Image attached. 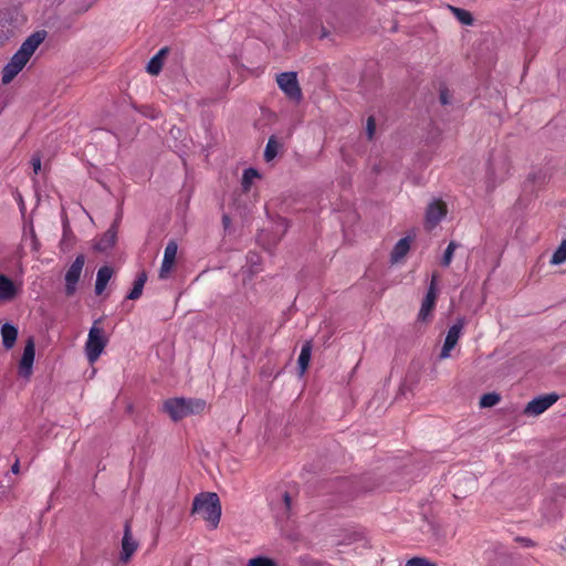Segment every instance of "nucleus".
<instances>
[{
	"label": "nucleus",
	"instance_id": "obj_25",
	"mask_svg": "<svg viewBox=\"0 0 566 566\" xmlns=\"http://www.w3.org/2000/svg\"><path fill=\"white\" fill-rule=\"evenodd\" d=\"M451 11L453 12V14L455 15V18L464 25H471L473 23V18H472V14L464 10V9H460V8H455V7H450Z\"/></svg>",
	"mask_w": 566,
	"mask_h": 566
},
{
	"label": "nucleus",
	"instance_id": "obj_24",
	"mask_svg": "<svg viewBox=\"0 0 566 566\" xmlns=\"http://www.w3.org/2000/svg\"><path fill=\"white\" fill-rule=\"evenodd\" d=\"M260 177L258 170L253 168H248L243 171L242 176V188L244 191H248L252 185V182Z\"/></svg>",
	"mask_w": 566,
	"mask_h": 566
},
{
	"label": "nucleus",
	"instance_id": "obj_29",
	"mask_svg": "<svg viewBox=\"0 0 566 566\" xmlns=\"http://www.w3.org/2000/svg\"><path fill=\"white\" fill-rule=\"evenodd\" d=\"M10 33L9 27H8V19L0 14V44L2 43L3 39L8 38Z\"/></svg>",
	"mask_w": 566,
	"mask_h": 566
},
{
	"label": "nucleus",
	"instance_id": "obj_28",
	"mask_svg": "<svg viewBox=\"0 0 566 566\" xmlns=\"http://www.w3.org/2000/svg\"><path fill=\"white\" fill-rule=\"evenodd\" d=\"M500 401V396L495 392L485 394L480 399L481 408H490Z\"/></svg>",
	"mask_w": 566,
	"mask_h": 566
},
{
	"label": "nucleus",
	"instance_id": "obj_33",
	"mask_svg": "<svg viewBox=\"0 0 566 566\" xmlns=\"http://www.w3.org/2000/svg\"><path fill=\"white\" fill-rule=\"evenodd\" d=\"M31 164H32L34 174H38L41 170V158L40 157H33L31 159Z\"/></svg>",
	"mask_w": 566,
	"mask_h": 566
},
{
	"label": "nucleus",
	"instance_id": "obj_15",
	"mask_svg": "<svg viewBox=\"0 0 566 566\" xmlns=\"http://www.w3.org/2000/svg\"><path fill=\"white\" fill-rule=\"evenodd\" d=\"M35 356V347H34V340L32 337H30L27 340V344L23 349V354L19 364V374L24 377L29 378L32 374V367Z\"/></svg>",
	"mask_w": 566,
	"mask_h": 566
},
{
	"label": "nucleus",
	"instance_id": "obj_20",
	"mask_svg": "<svg viewBox=\"0 0 566 566\" xmlns=\"http://www.w3.org/2000/svg\"><path fill=\"white\" fill-rule=\"evenodd\" d=\"M167 49L159 50L147 63L146 70L151 75H158L163 69V59L167 53Z\"/></svg>",
	"mask_w": 566,
	"mask_h": 566
},
{
	"label": "nucleus",
	"instance_id": "obj_2",
	"mask_svg": "<svg viewBox=\"0 0 566 566\" xmlns=\"http://www.w3.org/2000/svg\"><path fill=\"white\" fill-rule=\"evenodd\" d=\"M192 513L200 514L210 528H217L221 517L219 496L212 492L200 493L193 500Z\"/></svg>",
	"mask_w": 566,
	"mask_h": 566
},
{
	"label": "nucleus",
	"instance_id": "obj_21",
	"mask_svg": "<svg viewBox=\"0 0 566 566\" xmlns=\"http://www.w3.org/2000/svg\"><path fill=\"white\" fill-rule=\"evenodd\" d=\"M311 354H312V344L311 342H306L301 349L300 356H298V368L301 375L305 373V370L308 367L310 360H311Z\"/></svg>",
	"mask_w": 566,
	"mask_h": 566
},
{
	"label": "nucleus",
	"instance_id": "obj_31",
	"mask_svg": "<svg viewBox=\"0 0 566 566\" xmlns=\"http://www.w3.org/2000/svg\"><path fill=\"white\" fill-rule=\"evenodd\" d=\"M406 566H436V565L426 558L413 557L406 563Z\"/></svg>",
	"mask_w": 566,
	"mask_h": 566
},
{
	"label": "nucleus",
	"instance_id": "obj_22",
	"mask_svg": "<svg viewBox=\"0 0 566 566\" xmlns=\"http://www.w3.org/2000/svg\"><path fill=\"white\" fill-rule=\"evenodd\" d=\"M147 281V274L142 272L138 274L137 279L134 282L132 291L127 294L128 300H137L140 297L143 293L144 285Z\"/></svg>",
	"mask_w": 566,
	"mask_h": 566
},
{
	"label": "nucleus",
	"instance_id": "obj_10",
	"mask_svg": "<svg viewBox=\"0 0 566 566\" xmlns=\"http://www.w3.org/2000/svg\"><path fill=\"white\" fill-rule=\"evenodd\" d=\"M139 547L138 541L133 536L130 524L128 522L125 523L124 526V535L120 543V552H119V560L123 563H127L134 556L136 551Z\"/></svg>",
	"mask_w": 566,
	"mask_h": 566
},
{
	"label": "nucleus",
	"instance_id": "obj_36",
	"mask_svg": "<svg viewBox=\"0 0 566 566\" xmlns=\"http://www.w3.org/2000/svg\"><path fill=\"white\" fill-rule=\"evenodd\" d=\"M440 99H441L442 104H448V97H447V94L444 92L441 93Z\"/></svg>",
	"mask_w": 566,
	"mask_h": 566
},
{
	"label": "nucleus",
	"instance_id": "obj_34",
	"mask_svg": "<svg viewBox=\"0 0 566 566\" xmlns=\"http://www.w3.org/2000/svg\"><path fill=\"white\" fill-rule=\"evenodd\" d=\"M19 471H20V463H19V460H17V461L12 464V467H11V472H12L13 474H18V473H19Z\"/></svg>",
	"mask_w": 566,
	"mask_h": 566
},
{
	"label": "nucleus",
	"instance_id": "obj_16",
	"mask_svg": "<svg viewBox=\"0 0 566 566\" xmlns=\"http://www.w3.org/2000/svg\"><path fill=\"white\" fill-rule=\"evenodd\" d=\"M117 230L112 226L94 244V249L99 252H106L115 245Z\"/></svg>",
	"mask_w": 566,
	"mask_h": 566
},
{
	"label": "nucleus",
	"instance_id": "obj_1",
	"mask_svg": "<svg viewBox=\"0 0 566 566\" xmlns=\"http://www.w3.org/2000/svg\"><path fill=\"white\" fill-rule=\"evenodd\" d=\"M45 32L38 31L27 38L2 71V83L9 84L27 65L32 54L44 41Z\"/></svg>",
	"mask_w": 566,
	"mask_h": 566
},
{
	"label": "nucleus",
	"instance_id": "obj_7",
	"mask_svg": "<svg viewBox=\"0 0 566 566\" xmlns=\"http://www.w3.org/2000/svg\"><path fill=\"white\" fill-rule=\"evenodd\" d=\"M437 285H438V275L433 274L431 277L430 285L428 287L427 294L422 300L421 307L418 314V319L421 322H428L431 318L432 311L436 306L437 300Z\"/></svg>",
	"mask_w": 566,
	"mask_h": 566
},
{
	"label": "nucleus",
	"instance_id": "obj_18",
	"mask_svg": "<svg viewBox=\"0 0 566 566\" xmlns=\"http://www.w3.org/2000/svg\"><path fill=\"white\" fill-rule=\"evenodd\" d=\"M410 250V238L400 239L394 247L390 258L392 263L401 261Z\"/></svg>",
	"mask_w": 566,
	"mask_h": 566
},
{
	"label": "nucleus",
	"instance_id": "obj_12",
	"mask_svg": "<svg viewBox=\"0 0 566 566\" xmlns=\"http://www.w3.org/2000/svg\"><path fill=\"white\" fill-rule=\"evenodd\" d=\"M558 399L556 394L539 396L531 400L525 407V415L539 416L553 406Z\"/></svg>",
	"mask_w": 566,
	"mask_h": 566
},
{
	"label": "nucleus",
	"instance_id": "obj_8",
	"mask_svg": "<svg viewBox=\"0 0 566 566\" xmlns=\"http://www.w3.org/2000/svg\"><path fill=\"white\" fill-rule=\"evenodd\" d=\"M464 325H465V319L463 317H460L449 328L446 339H444V344H443L441 353H440L441 359H447L450 357V353L455 347V345L461 336Z\"/></svg>",
	"mask_w": 566,
	"mask_h": 566
},
{
	"label": "nucleus",
	"instance_id": "obj_37",
	"mask_svg": "<svg viewBox=\"0 0 566 566\" xmlns=\"http://www.w3.org/2000/svg\"><path fill=\"white\" fill-rule=\"evenodd\" d=\"M284 502H285L286 507L289 509L290 507V495L287 493H284Z\"/></svg>",
	"mask_w": 566,
	"mask_h": 566
},
{
	"label": "nucleus",
	"instance_id": "obj_6",
	"mask_svg": "<svg viewBox=\"0 0 566 566\" xmlns=\"http://www.w3.org/2000/svg\"><path fill=\"white\" fill-rule=\"evenodd\" d=\"M276 83L289 98L295 102H300L302 99V91L295 72H284L279 74L276 76Z\"/></svg>",
	"mask_w": 566,
	"mask_h": 566
},
{
	"label": "nucleus",
	"instance_id": "obj_32",
	"mask_svg": "<svg viewBox=\"0 0 566 566\" xmlns=\"http://www.w3.org/2000/svg\"><path fill=\"white\" fill-rule=\"evenodd\" d=\"M375 129H376L375 119L373 117H369L367 119V127H366V133H367V136L369 139H371L374 137Z\"/></svg>",
	"mask_w": 566,
	"mask_h": 566
},
{
	"label": "nucleus",
	"instance_id": "obj_17",
	"mask_svg": "<svg viewBox=\"0 0 566 566\" xmlns=\"http://www.w3.org/2000/svg\"><path fill=\"white\" fill-rule=\"evenodd\" d=\"M113 275L112 268L105 265L98 269L95 282V293L101 295Z\"/></svg>",
	"mask_w": 566,
	"mask_h": 566
},
{
	"label": "nucleus",
	"instance_id": "obj_38",
	"mask_svg": "<svg viewBox=\"0 0 566 566\" xmlns=\"http://www.w3.org/2000/svg\"><path fill=\"white\" fill-rule=\"evenodd\" d=\"M254 258L256 259V258H258V255H256V254H252V255H250V259H251V260H253Z\"/></svg>",
	"mask_w": 566,
	"mask_h": 566
},
{
	"label": "nucleus",
	"instance_id": "obj_5",
	"mask_svg": "<svg viewBox=\"0 0 566 566\" xmlns=\"http://www.w3.org/2000/svg\"><path fill=\"white\" fill-rule=\"evenodd\" d=\"M511 171V164L506 156H493L488 167V181L494 187L497 182L503 181Z\"/></svg>",
	"mask_w": 566,
	"mask_h": 566
},
{
	"label": "nucleus",
	"instance_id": "obj_4",
	"mask_svg": "<svg viewBox=\"0 0 566 566\" xmlns=\"http://www.w3.org/2000/svg\"><path fill=\"white\" fill-rule=\"evenodd\" d=\"M107 344L104 329L97 326V322L90 328L85 343V354L91 364H94L103 353Z\"/></svg>",
	"mask_w": 566,
	"mask_h": 566
},
{
	"label": "nucleus",
	"instance_id": "obj_14",
	"mask_svg": "<svg viewBox=\"0 0 566 566\" xmlns=\"http://www.w3.org/2000/svg\"><path fill=\"white\" fill-rule=\"evenodd\" d=\"M178 251V244L176 241H169L164 251V258L159 270V279L166 280L174 269L176 256Z\"/></svg>",
	"mask_w": 566,
	"mask_h": 566
},
{
	"label": "nucleus",
	"instance_id": "obj_35",
	"mask_svg": "<svg viewBox=\"0 0 566 566\" xmlns=\"http://www.w3.org/2000/svg\"><path fill=\"white\" fill-rule=\"evenodd\" d=\"M93 2H94V0H90L88 2H86L85 4H83L81 7V10L86 11L93 4Z\"/></svg>",
	"mask_w": 566,
	"mask_h": 566
},
{
	"label": "nucleus",
	"instance_id": "obj_30",
	"mask_svg": "<svg viewBox=\"0 0 566 566\" xmlns=\"http://www.w3.org/2000/svg\"><path fill=\"white\" fill-rule=\"evenodd\" d=\"M248 566H275L272 559L265 557L252 558Z\"/></svg>",
	"mask_w": 566,
	"mask_h": 566
},
{
	"label": "nucleus",
	"instance_id": "obj_13",
	"mask_svg": "<svg viewBox=\"0 0 566 566\" xmlns=\"http://www.w3.org/2000/svg\"><path fill=\"white\" fill-rule=\"evenodd\" d=\"M447 214V207L440 200L432 201L426 211L424 224L428 230H432Z\"/></svg>",
	"mask_w": 566,
	"mask_h": 566
},
{
	"label": "nucleus",
	"instance_id": "obj_27",
	"mask_svg": "<svg viewBox=\"0 0 566 566\" xmlns=\"http://www.w3.org/2000/svg\"><path fill=\"white\" fill-rule=\"evenodd\" d=\"M457 248H458V243L454 241H451L448 244V247L443 253L442 260H441V264L443 266H449L451 264L453 254H454V251L457 250Z\"/></svg>",
	"mask_w": 566,
	"mask_h": 566
},
{
	"label": "nucleus",
	"instance_id": "obj_3",
	"mask_svg": "<svg viewBox=\"0 0 566 566\" xmlns=\"http://www.w3.org/2000/svg\"><path fill=\"white\" fill-rule=\"evenodd\" d=\"M207 403L199 398H171L164 402V410L175 421L187 416L200 413L205 410Z\"/></svg>",
	"mask_w": 566,
	"mask_h": 566
},
{
	"label": "nucleus",
	"instance_id": "obj_26",
	"mask_svg": "<svg viewBox=\"0 0 566 566\" xmlns=\"http://www.w3.org/2000/svg\"><path fill=\"white\" fill-rule=\"evenodd\" d=\"M566 261V240H564L557 250L554 252L551 259V263L559 265Z\"/></svg>",
	"mask_w": 566,
	"mask_h": 566
},
{
	"label": "nucleus",
	"instance_id": "obj_9",
	"mask_svg": "<svg viewBox=\"0 0 566 566\" xmlns=\"http://www.w3.org/2000/svg\"><path fill=\"white\" fill-rule=\"evenodd\" d=\"M85 263V258L80 254L75 258L65 274V292L67 295H73L76 291V284L81 277V273Z\"/></svg>",
	"mask_w": 566,
	"mask_h": 566
},
{
	"label": "nucleus",
	"instance_id": "obj_11",
	"mask_svg": "<svg viewBox=\"0 0 566 566\" xmlns=\"http://www.w3.org/2000/svg\"><path fill=\"white\" fill-rule=\"evenodd\" d=\"M22 292V283L14 282L9 276L0 274V302H12Z\"/></svg>",
	"mask_w": 566,
	"mask_h": 566
},
{
	"label": "nucleus",
	"instance_id": "obj_19",
	"mask_svg": "<svg viewBox=\"0 0 566 566\" xmlns=\"http://www.w3.org/2000/svg\"><path fill=\"white\" fill-rule=\"evenodd\" d=\"M1 337L4 348L10 349L15 344L18 329L10 323H6L1 327Z\"/></svg>",
	"mask_w": 566,
	"mask_h": 566
},
{
	"label": "nucleus",
	"instance_id": "obj_23",
	"mask_svg": "<svg viewBox=\"0 0 566 566\" xmlns=\"http://www.w3.org/2000/svg\"><path fill=\"white\" fill-rule=\"evenodd\" d=\"M280 148L279 142L275 139L274 136L270 137L268 140L265 150H264V158L266 161H271L274 159V157L277 155Z\"/></svg>",
	"mask_w": 566,
	"mask_h": 566
}]
</instances>
